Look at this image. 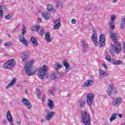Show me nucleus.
Wrapping results in <instances>:
<instances>
[{
    "instance_id": "nucleus-1",
    "label": "nucleus",
    "mask_w": 125,
    "mask_h": 125,
    "mask_svg": "<svg viewBox=\"0 0 125 125\" xmlns=\"http://www.w3.org/2000/svg\"><path fill=\"white\" fill-rule=\"evenodd\" d=\"M22 62H24V63L25 64L24 69L27 74L28 76H33L34 75L32 73V70H31V68H32V65L34 64L35 62L34 60H31L30 62H28L29 61V55L26 53H24L22 56Z\"/></svg>"
},
{
    "instance_id": "nucleus-2",
    "label": "nucleus",
    "mask_w": 125,
    "mask_h": 125,
    "mask_svg": "<svg viewBox=\"0 0 125 125\" xmlns=\"http://www.w3.org/2000/svg\"><path fill=\"white\" fill-rule=\"evenodd\" d=\"M93 33L92 36V40L96 45V46L99 45L101 47H103L105 45V42H106V39H105V36L104 34H101L99 37V42H98V39H97V36L96 35V32L94 31V29H93Z\"/></svg>"
},
{
    "instance_id": "nucleus-3",
    "label": "nucleus",
    "mask_w": 125,
    "mask_h": 125,
    "mask_svg": "<svg viewBox=\"0 0 125 125\" xmlns=\"http://www.w3.org/2000/svg\"><path fill=\"white\" fill-rule=\"evenodd\" d=\"M81 114L83 124L84 125H91L89 113L86 110H83L81 112Z\"/></svg>"
},
{
    "instance_id": "nucleus-4",
    "label": "nucleus",
    "mask_w": 125,
    "mask_h": 125,
    "mask_svg": "<svg viewBox=\"0 0 125 125\" xmlns=\"http://www.w3.org/2000/svg\"><path fill=\"white\" fill-rule=\"evenodd\" d=\"M47 71H48V67H47L45 64L43 65V68H39L38 70V73L39 78L42 80H43V79H44V76H45V75H46V73H47Z\"/></svg>"
},
{
    "instance_id": "nucleus-5",
    "label": "nucleus",
    "mask_w": 125,
    "mask_h": 125,
    "mask_svg": "<svg viewBox=\"0 0 125 125\" xmlns=\"http://www.w3.org/2000/svg\"><path fill=\"white\" fill-rule=\"evenodd\" d=\"M21 34L22 35H20L19 38V41L22 42V43H23L24 45H28V42L27 40L25 39V37H24V35L27 33V31H26V26H25V25H22V28L21 29Z\"/></svg>"
},
{
    "instance_id": "nucleus-6",
    "label": "nucleus",
    "mask_w": 125,
    "mask_h": 125,
    "mask_svg": "<svg viewBox=\"0 0 125 125\" xmlns=\"http://www.w3.org/2000/svg\"><path fill=\"white\" fill-rule=\"evenodd\" d=\"M15 61L14 59L9 60L7 61L3 65L4 69H7L8 70H12V68L15 66Z\"/></svg>"
},
{
    "instance_id": "nucleus-7",
    "label": "nucleus",
    "mask_w": 125,
    "mask_h": 125,
    "mask_svg": "<svg viewBox=\"0 0 125 125\" xmlns=\"http://www.w3.org/2000/svg\"><path fill=\"white\" fill-rule=\"evenodd\" d=\"M86 103L89 106L92 105L93 99H94V94L92 93L87 94L86 95Z\"/></svg>"
},
{
    "instance_id": "nucleus-8",
    "label": "nucleus",
    "mask_w": 125,
    "mask_h": 125,
    "mask_svg": "<svg viewBox=\"0 0 125 125\" xmlns=\"http://www.w3.org/2000/svg\"><path fill=\"white\" fill-rule=\"evenodd\" d=\"M121 103H122V98L120 97H117L113 99L112 105H113V106L117 107V106H119Z\"/></svg>"
},
{
    "instance_id": "nucleus-9",
    "label": "nucleus",
    "mask_w": 125,
    "mask_h": 125,
    "mask_svg": "<svg viewBox=\"0 0 125 125\" xmlns=\"http://www.w3.org/2000/svg\"><path fill=\"white\" fill-rule=\"evenodd\" d=\"M21 102H22L23 104H25L27 109H29V110H31V109H32V104H31V103H30V102L27 100V99L25 98H22Z\"/></svg>"
},
{
    "instance_id": "nucleus-10",
    "label": "nucleus",
    "mask_w": 125,
    "mask_h": 125,
    "mask_svg": "<svg viewBox=\"0 0 125 125\" xmlns=\"http://www.w3.org/2000/svg\"><path fill=\"white\" fill-rule=\"evenodd\" d=\"M61 26V19H58L54 22V30H58Z\"/></svg>"
},
{
    "instance_id": "nucleus-11",
    "label": "nucleus",
    "mask_w": 125,
    "mask_h": 125,
    "mask_svg": "<svg viewBox=\"0 0 125 125\" xmlns=\"http://www.w3.org/2000/svg\"><path fill=\"white\" fill-rule=\"evenodd\" d=\"M109 35L110 36L111 40L114 42V43H117V35L115 33H112L111 31H109Z\"/></svg>"
},
{
    "instance_id": "nucleus-12",
    "label": "nucleus",
    "mask_w": 125,
    "mask_h": 125,
    "mask_svg": "<svg viewBox=\"0 0 125 125\" xmlns=\"http://www.w3.org/2000/svg\"><path fill=\"white\" fill-rule=\"evenodd\" d=\"M55 113L53 111H51L48 113L47 115H45V119L47 120V121H49V120H51Z\"/></svg>"
},
{
    "instance_id": "nucleus-13",
    "label": "nucleus",
    "mask_w": 125,
    "mask_h": 125,
    "mask_svg": "<svg viewBox=\"0 0 125 125\" xmlns=\"http://www.w3.org/2000/svg\"><path fill=\"white\" fill-rule=\"evenodd\" d=\"M16 83V78H13L10 83H8V84L6 86V89L7 88H9V87H11V86H13L14 84Z\"/></svg>"
},
{
    "instance_id": "nucleus-14",
    "label": "nucleus",
    "mask_w": 125,
    "mask_h": 125,
    "mask_svg": "<svg viewBox=\"0 0 125 125\" xmlns=\"http://www.w3.org/2000/svg\"><path fill=\"white\" fill-rule=\"evenodd\" d=\"M7 119L9 122L12 123V125H13V119H12V116H11V114H10V111H8L7 112Z\"/></svg>"
},
{
    "instance_id": "nucleus-15",
    "label": "nucleus",
    "mask_w": 125,
    "mask_h": 125,
    "mask_svg": "<svg viewBox=\"0 0 125 125\" xmlns=\"http://www.w3.org/2000/svg\"><path fill=\"white\" fill-rule=\"evenodd\" d=\"M67 60H64L63 62V66H64L65 68V72H68V71L70 70V68H69V67H70V65L69 64V63L67 62Z\"/></svg>"
},
{
    "instance_id": "nucleus-16",
    "label": "nucleus",
    "mask_w": 125,
    "mask_h": 125,
    "mask_svg": "<svg viewBox=\"0 0 125 125\" xmlns=\"http://www.w3.org/2000/svg\"><path fill=\"white\" fill-rule=\"evenodd\" d=\"M48 106L51 110H52L54 108V103L52 100L50 99L48 100Z\"/></svg>"
},
{
    "instance_id": "nucleus-17",
    "label": "nucleus",
    "mask_w": 125,
    "mask_h": 125,
    "mask_svg": "<svg viewBox=\"0 0 125 125\" xmlns=\"http://www.w3.org/2000/svg\"><path fill=\"white\" fill-rule=\"evenodd\" d=\"M45 39L48 42H51V39H50V33H49V32H47L45 33Z\"/></svg>"
},
{
    "instance_id": "nucleus-18",
    "label": "nucleus",
    "mask_w": 125,
    "mask_h": 125,
    "mask_svg": "<svg viewBox=\"0 0 125 125\" xmlns=\"http://www.w3.org/2000/svg\"><path fill=\"white\" fill-rule=\"evenodd\" d=\"M42 17L45 20H49V16L46 12H44L42 15Z\"/></svg>"
},
{
    "instance_id": "nucleus-19",
    "label": "nucleus",
    "mask_w": 125,
    "mask_h": 125,
    "mask_svg": "<svg viewBox=\"0 0 125 125\" xmlns=\"http://www.w3.org/2000/svg\"><path fill=\"white\" fill-rule=\"evenodd\" d=\"M93 80H90L87 81L84 84L85 86H90V85H92V84H93Z\"/></svg>"
},
{
    "instance_id": "nucleus-20",
    "label": "nucleus",
    "mask_w": 125,
    "mask_h": 125,
    "mask_svg": "<svg viewBox=\"0 0 125 125\" xmlns=\"http://www.w3.org/2000/svg\"><path fill=\"white\" fill-rule=\"evenodd\" d=\"M31 41L33 45H35V46H37V45H38V41H37L36 39L34 37H31Z\"/></svg>"
},
{
    "instance_id": "nucleus-21",
    "label": "nucleus",
    "mask_w": 125,
    "mask_h": 125,
    "mask_svg": "<svg viewBox=\"0 0 125 125\" xmlns=\"http://www.w3.org/2000/svg\"><path fill=\"white\" fill-rule=\"evenodd\" d=\"M99 73L101 77H106L107 75V73H106V72H105V71L102 69H100L99 70Z\"/></svg>"
},
{
    "instance_id": "nucleus-22",
    "label": "nucleus",
    "mask_w": 125,
    "mask_h": 125,
    "mask_svg": "<svg viewBox=\"0 0 125 125\" xmlns=\"http://www.w3.org/2000/svg\"><path fill=\"white\" fill-rule=\"evenodd\" d=\"M113 93V87L109 85V86L108 87V89L107 90V94L109 96H111L112 95V94Z\"/></svg>"
},
{
    "instance_id": "nucleus-23",
    "label": "nucleus",
    "mask_w": 125,
    "mask_h": 125,
    "mask_svg": "<svg viewBox=\"0 0 125 125\" xmlns=\"http://www.w3.org/2000/svg\"><path fill=\"white\" fill-rule=\"evenodd\" d=\"M80 107L83 108L84 107V105H85V101L83 100H80L79 101Z\"/></svg>"
},
{
    "instance_id": "nucleus-24",
    "label": "nucleus",
    "mask_w": 125,
    "mask_h": 125,
    "mask_svg": "<svg viewBox=\"0 0 125 125\" xmlns=\"http://www.w3.org/2000/svg\"><path fill=\"white\" fill-rule=\"evenodd\" d=\"M112 63L113 65H120L122 64V61L120 60L115 61V60L113 59V61H112Z\"/></svg>"
},
{
    "instance_id": "nucleus-25",
    "label": "nucleus",
    "mask_w": 125,
    "mask_h": 125,
    "mask_svg": "<svg viewBox=\"0 0 125 125\" xmlns=\"http://www.w3.org/2000/svg\"><path fill=\"white\" fill-rule=\"evenodd\" d=\"M83 47H88V44L83 40L81 41Z\"/></svg>"
},
{
    "instance_id": "nucleus-26",
    "label": "nucleus",
    "mask_w": 125,
    "mask_h": 125,
    "mask_svg": "<svg viewBox=\"0 0 125 125\" xmlns=\"http://www.w3.org/2000/svg\"><path fill=\"white\" fill-rule=\"evenodd\" d=\"M40 26H33L31 28V31H35V32H39V30L40 29Z\"/></svg>"
},
{
    "instance_id": "nucleus-27",
    "label": "nucleus",
    "mask_w": 125,
    "mask_h": 125,
    "mask_svg": "<svg viewBox=\"0 0 125 125\" xmlns=\"http://www.w3.org/2000/svg\"><path fill=\"white\" fill-rule=\"evenodd\" d=\"M125 26V18H123L121 21V27L123 29Z\"/></svg>"
},
{
    "instance_id": "nucleus-28",
    "label": "nucleus",
    "mask_w": 125,
    "mask_h": 125,
    "mask_svg": "<svg viewBox=\"0 0 125 125\" xmlns=\"http://www.w3.org/2000/svg\"><path fill=\"white\" fill-rule=\"evenodd\" d=\"M116 118H117V115H116V113H113L109 119L110 121L113 122L114 120H116Z\"/></svg>"
},
{
    "instance_id": "nucleus-29",
    "label": "nucleus",
    "mask_w": 125,
    "mask_h": 125,
    "mask_svg": "<svg viewBox=\"0 0 125 125\" xmlns=\"http://www.w3.org/2000/svg\"><path fill=\"white\" fill-rule=\"evenodd\" d=\"M54 68L56 70H58V69H62V64H55Z\"/></svg>"
},
{
    "instance_id": "nucleus-30",
    "label": "nucleus",
    "mask_w": 125,
    "mask_h": 125,
    "mask_svg": "<svg viewBox=\"0 0 125 125\" xmlns=\"http://www.w3.org/2000/svg\"><path fill=\"white\" fill-rule=\"evenodd\" d=\"M106 59L108 61V62H113V61L114 60V58H111V56H106Z\"/></svg>"
},
{
    "instance_id": "nucleus-31",
    "label": "nucleus",
    "mask_w": 125,
    "mask_h": 125,
    "mask_svg": "<svg viewBox=\"0 0 125 125\" xmlns=\"http://www.w3.org/2000/svg\"><path fill=\"white\" fill-rule=\"evenodd\" d=\"M50 78L51 80H52V81H53L54 80H55V79H56V75H55V72H54L53 74H52L50 76Z\"/></svg>"
},
{
    "instance_id": "nucleus-32",
    "label": "nucleus",
    "mask_w": 125,
    "mask_h": 125,
    "mask_svg": "<svg viewBox=\"0 0 125 125\" xmlns=\"http://www.w3.org/2000/svg\"><path fill=\"white\" fill-rule=\"evenodd\" d=\"M122 50V48L121 47H115L114 48V51L118 53H120Z\"/></svg>"
},
{
    "instance_id": "nucleus-33",
    "label": "nucleus",
    "mask_w": 125,
    "mask_h": 125,
    "mask_svg": "<svg viewBox=\"0 0 125 125\" xmlns=\"http://www.w3.org/2000/svg\"><path fill=\"white\" fill-rule=\"evenodd\" d=\"M109 27L111 30H115V25H114V23L110 22L109 23Z\"/></svg>"
},
{
    "instance_id": "nucleus-34",
    "label": "nucleus",
    "mask_w": 125,
    "mask_h": 125,
    "mask_svg": "<svg viewBox=\"0 0 125 125\" xmlns=\"http://www.w3.org/2000/svg\"><path fill=\"white\" fill-rule=\"evenodd\" d=\"M116 18H117V16L115 15L111 16V20L110 21L111 22H114L115 20H116Z\"/></svg>"
},
{
    "instance_id": "nucleus-35",
    "label": "nucleus",
    "mask_w": 125,
    "mask_h": 125,
    "mask_svg": "<svg viewBox=\"0 0 125 125\" xmlns=\"http://www.w3.org/2000/svg\"><path fill=\"white\" fill-rule=\"evenodd\" d=\"M47 9L48 11H51V10L53 9V7H52V5H48L47 6Z\"/></svg>"
},
{
    "instance_id": "nucleus-36",
    "label": "nucleus",
    "mask_w": 125,
    "mask_h": 125,
    "mask_svg": "<svg viewBox=\"0 0 125 125\" xmlns=\"http://www.w3.org/2000/svg\"><path fill=\"white\" fill-rule=\"evenodd\" d=\"M13 43L12 42H8L5 43V46H10V45H12Z\"/></svg>"
},
{
    "instance_id": "nucleus-37",
    "label": "nucleus",
    "mask_w": 125,
    "mask_h": 125,
    "mask_svg": "<svg viewBox=\"0 0 125 125\" xmlns=\"http://www.w3.org/2000/svg\"><path fill=\"white\" fill-rule=\"evenodd\" d=\"M36 95L37 98H41V91L37 90L36 91Z\"/></svg>"
},
{
    "instance_id": "nucleus-38",
    "label": "nucleus",
    "mask_w": 125,
    "mask_h": 125,
    "mask_svg": "<svg viewBox=\"0 0 125 125\" xmlns=\"http://www.w3.org/2000/svg\"><path fill=\"white\" fill-rule=\"evenodd\" d=\"M115 47H117V46H121V44L120 42H116V43H115Z\"/></svg>"
},
{
    "instance_id": "nucleus-39",
    "label": "nucleus",
    "mask_w": 125,
    "mask_h": 125,
    "mask_svg": "<svg viewBox=\"0 0 125 125\" xmlns=\"http://www.w3.org/2000/svg\"><path fill=\"white\" fill-rule=\"evenodd\" d=\"M114 51H115V49H110V54H111V55H113Z\"/></svg>"
},
{
    "instance_id": "nucleus-40",
    "label": "nucleus",
    "mask_w": 125,
    "mask_h": 125,
    "mask_svg": "<svg viewBox=\"0 0 125 125\" xmlns=\"http://www.w3.org/2000/svg\"><path fill=\"white\" fill-rule=\"evenodd\" d=\"M11 16H10V15H6L5 16V19H8V20H9V19H10L11 18Z\"/></svg>"
},
{
    "instance_id": "nucleus-41",
    "label": "nucleus",
    "mask_w": 125,
    "mask_h": 125,
    "mask_svg": "<svg viewBox=\"0 0 125 125\" xmlns=\"http://www.w3.org/2000/svg\"><path fill=\"white\" fill-rule=\"evenodd\" d=\"M44 34V31H43V30L40 31V36H43Z\"/></svg>"
},
{
    "instance_id": "nucleus-42",
    "label": "nucleus",
    "mask_w": 125,
    "mask_h": 125,
    "mask_svg": "<svg viewBox=\"0 0 125 125\" xmlns=\"http://www.w3.org/2000/svg\"><path fill=\"white\" fill-rule=\"evenodd\" d=\"M77 22V20H76V19H73L71 21V22L72 23V24H76Z\"/></svg>"
},
{
    "instance_id": "nucleus-43",
    "label": "nucleus",
    "mask_w": 125,
    "mask_h": 125,
    "mask_svg": "<svg viewBox=\"0 0 125 125\" xmlns=\"http://www.w3.org/2000/svg\"><path fill=\"white\" fill-rule=\"evenodd\" d=\"M101 66L102 67H104V68H105V69H108V67L107 66V65H105V64H102Z\"/></svg>"
},
{
    "instance_id": "nucleus-44",
    "label": "nucleus",
    "mask_w": 125,
    "mask_h": 125,
    "mask_svg": "<svg viewBox=\"0 0 125 125\" xmlns=\"http://www.w3.org/2000/svg\"><path fill=\"white\" fill-rule=\"evenodd\" d=\"M2 15H3V12L2 11V10H1L0 11V17H2Z\"/></svg>"
},
{
    "instance_id": "nucleus-45",
    "label": "nucleus",
    "mask_w": 125,
    "mask_h": 125,
    "mask_svg": "<svg viewBox=\"0 0 125 125\" xmlns=\"http://www.w3.org/2000/svg\"><path fill=\"white\" fill-rule=\"evenodd\" d=\"M60 5V1H58L56 2V7H59Z\"/></svg>"
},
{
    "instance_id": "nucleus-46",
    "label": "nucleus",
    "mask_w": 125,
    "mask_h": 125,
    "mask_svg": "<svg viewBox=\"0 0 125 125\" xmlns=\"http://www.w3.org/2000/svg\"><path fill=\"white\" fill-rule=\"evenodd\" d=\"M3 124L6 125L7 124V120H6V119H4L3 120Z\"/></svg>"
},
{
    "instance_id": "nucleus-47",
    "label": "nucleus",
    "mask_w": 125,
    "mask_h": 125,
    "mask_svg": "<svg viewBox=\"0 0 125 125\" xmlns=\"http://www.w3.org/2000/svg\"><path fill=\"white\" fill-rule=\"evenodd\" d=\"M45 100V95H43L42 98V102H43Z\"/></svg>"
},
{
    "instance_id": "nucleus-48",
    "label": "nucleus",
    "mask_w": 125,
    "mask_h": 125,
    "mask_svg": "<svg viewBox=\"0 0 125 125\" xmlns=\"http://www.w3.org/2000/svg\"><path fill=\"white\" fill-rule=\"evenodd\" d=\"M59 75H60V77H63V76H64V74L62 72L60 73Z\"/></svg>"
},
{
    "instance_id": "nucleus-49",
    "label": "nucleus",
    "mask_w": 125,
    "mask_h": 125,
    "mask_svg": "<svg viewBox=\"0 0 125 125\" xmlns=\"http://www.w3.org/2000/svg\"><path fill=\"white\" fill-rule=\"evenodd\" d=\"M37 21L39 23H42V20H41V19H38Z\"/></svg>"
},
{
    "instance_id": "nucleus-50",
    "label": "nucleus",
    "mask_w": 125,
    "mask_h": 125,
    "mask_svg": "<svg viewBox=\"0 0 125 125\" xmlns=\"http://www.w3.org/2000/svg\"><path fill=\"white\" fill-rule=\"evenodd\" d=\"M83 52L84 53H85V52H86V49H85V48H84L83 49Z\"/></svg>"
},
{
    "instance_id": "nucleus-51",
    "label": "nucleus",
    "mask_w": 125,
    "mask_h": 125,
    "mask_svg": "<svg viewBox=\"0 0 125 125\" xmlns=\"http://www.w3.org/2000/svg\"><path fill=\"white\" fill-rule=\"evenodd\" d=\"M118 116H119V117H120V118H122L123 117V115H122V114H119Z\"/></svg>"
},
{
    "instance_id": "nucleus-52",
    "label": "nucleus",
    "mask_w": 125,
    "mask_h": 125,
    "mask_svg": "<svg viewBox=\"0 0 125 125\" xmlns=\"http://www.w3.org/2000/svg\"><path fill=\"white\" fill-rule=\"evenodd\" d=\"M113 2L115 3V2H117V0H113Z\"/></svg>"
},
{
    "instance_id": "nucleus-53",
    "label": "nucleus",
    "mask_w": 125,
    "mask_h": 125,
    "mask_svg": "<svg viewBox=\"0 0 125 125\" xmlns=\"http://www.w3.org/2000/svg\"><path fill=\"white\" fill-rule=\"evenodd\" d=\"M25 93H26V94H28V91H27V90H26V91H25Z\"/></svg>"
},
{
    "instance_id": "nucleus-54",
    "label": "nucleus",
    "mask_w": 125,
    "mask_h": 125,
    "mask_svg": "<svg viewBox=\"0 0 125 125\" xmlns=\"http://www.w3.org/2000/svg\"><path fill=\"white\" fill-rule=\"evenodd\" d=\"M67 96H68V97H70V96H71L70 95V94H68Z\"/></svg>"
},
{
    "instance_id": "nucleus-55",
    "label": "nucleus",
    "mask_w": 125,
    "mask_h": 125,
    "mask_svg": "<svg viewBox=\"0 0 125 125\" xmlns=\"http://www.w3.org/2000/svg\"><path fill=\"white\" fill-rule=\"evenodd\" d=\"M124 47H125V42L124 43Z\"/></svg>"
},
{
    "instance_id": "nucleus-56",
    "label": "nucleus",
    "mask_w": 125,
    "mask_h": 125,
    "mask_svg": "<svg viewBox=\"0 0 125 125\" xmlns=\"http://www.w3.org/2000/svg\"><path fill=\"white\" fill-rule=\"evenodd\" d=\"M1 40H0V43H1Z\"/></svg>"
},
{
    "instance_id": "nucleus-57",
    "label": "nucleus",
    "mask_w": 125,
    "mask_h": 125,
    "mask_svg": "<svg viewBox=\"0 0 125 125\" xmlns=\"http://www.w3.org/2000/svg\"><path fill=\"white\" fill-rule=\"evenodd\" d=\"M115 92H118V90H117L116 91H115Z\"/></svg>"
},
{
    "instance_id": "nucleus-58",
    "label": "nucleus",
    "mask_w": 125,
    "mask_h": 125,
    "mask_svg": "<svg viewBox=\"0 0 125 125\" xmlns=\"http://www.w3.org/2000/svg\"><path fill=\"white\" fill-rule=\"evenodd\" d=\"M19 124H20V122H19Z\"/></svg>"
},
{
    "instance_id": "nucleus-59",
    "label": "nucleus",
    "mask_w": 125,
    "mask_h": 125,
    "mask_svg": "<svg viewBox=\"0 0 125 125\" xmlns=\"http://www.w3.org/2000/svg\"><path fill=\"white\" fill-rule=\"evenodd\" d=\"M104 125H107L106 124Z\"/></svg>"
}]
</instances>
